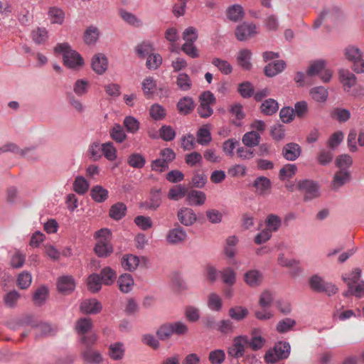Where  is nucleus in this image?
<instances>
[{
  "instance_id": "obj_1",
  "label": "nucleus",
  "mask_w": 364,
  "mask_h": 364,
  "mask_svg": "<svg viewBox=\"0 0 364 364\" xmlns=\"http://www.w3.org/2000/svg\"><path fill=\"white\" fill-rule=\"evenodd\" d=\"M97 240L94 247L95 253L99 257H107L113 252L111 244L112 233L107 228H102L95 232Z\"/></svg>"
},
{
  "instance_id": "obj_2",
  "label": "nucleus",
  "mask_w": 364,
  "mask_h": 364,
  "mask_svg": "<svg viewBox=\"0 0 364 364\" xmlns=\"http://www.w3.org/2000/svg\"><path fill=\"white\" fill-rule=\"evenodd\" d=\"M54 50L56 53L63 55L64 64L70 68L75 69L84 64L81 55L75 50H72L67 43L58 44Z\"/></svg>"
},
{
  "instance_id": "obj_3",
  "label": "nucleus",
  "mask_w": 364,
  "mask_h": 364,
  "mask_svg": "<svg viewBox=\"0 0 364 364\" xmlns=\"http://www.w3.org/2000/svg\"><path fill=\"white\" fill-rule=\"evenodd\" d=\"M346 59L353 63L352 69L356 73H364V60L363 52L354 46H349L344 50Z\"/></svg>"
},
{
  "instance_id": "obj_4",
  "label": "nucleus",
  "mask_w": 364,
  "mask_h": 364,
  "mask_svg": "<svg viewBox=\"0 0 364 364\" xmlns=\"http://www.w3.org/2000/svg\"><path fill=\"white\" fill-rule=\"evenodd\" d=\"M200 105L198 113L203 118H208L213 113V106L215 103V97L210 91L203 92L199 97Z\"/></svg>"
},
{
  "instance_id": "obj_5",
  "label": "nucleus",
  "mask_w": 364,
  "mask_h": 364,
  "mask_svg": "<svg viewBox=\"0 0 364 364\" xmlns=\"http://www.w3.org/2000/svg\"><path fill=\"white\" fill-rule=\"evenodd\" d=\"M248 343V338L245 336H239L234 338L232 344L228 348V353L233 358H240L244 355L245 347Z\"/></svg>"
},
{
  "instance_id": "obj_6",
  "label": "nucleus",
  "mask_w": 364,
  "mask_h": 364,
  "mask_svg": "<svg viewBox=\"0 0 364 364\" xmlns=\"http://www.w3.org/2000/svg\"><path fill=\"white\" fill-rule=\"evenodd\" d=\"M298 187L304 192L306 200H312L319 196V187L316 183L312 181H301L299 183Z\"/></svg>"
},
{
  "instance_id": "obj_7",
  "label": "nucleus",
  "mask_w": 364,
  "mask_h": 364,
  "mask_svg": "<svg viewBox=\"0 0 364 364\" xmlns=\"http://www.w3.org/2000/svg\"><path fill=\"white\" fill-rule=\"evenodd\" d=\"M257 33V26L254 23H243L239 25L235 31L236 38L245 41Z\"/></svg>"
},
{
  "instance_id": "obj_8",
  "label": "nucleus",
  "mask_w": 364,
  "mask_h": 364,
  "mask_svg": "<svg viewBox=\"0 0 364 364\" xmlns=\"http://www.w3.org/2000/svg\"><path fill=\"white\" fill-rule=\"evenodd\" d=\"M252 186L257 196H265L272 191V182L266 176H259L254 181Z\"/></svg>"
},
{
  "instance_id": "obj_9",
  "label": "nucleus",
  "mask_w": 364,
  "mask_h": 364,
  "mask_svg": "<svg viewBox=\"0 0 364 364\" xmlns=\"http://www.w3.org/2000/svg\"><path fill=\"white\" fill-rule=\"evenodd\" d=\"M338 77L344 90L346 92H349L355 85L357 82V77L355 74L347 69L339 70Z\"/></svg>"
},
{
  "instance_id": "obj_10",
  "label": "nucleus",
  "mask_w": 364,
  "mask_h": 364,
  "mask_svg": "<svg viewBox=\"0 0 364 364\" xmlns=\"http://www.w3.org/2000/svg\"><path fill=\"white\" fill-rule=\"evenodd\" d=\"M57 287L60 293L68 294L74 291L75 282L72 276L64 275L58 279Z\"/></svg>"
},
{
  "instance_id": "obj_11",
  "label": "nucleus",
  "mask_w": 364,
  "mask_h": 364,
  "mask_svg": "<svg viewBox=\"0 0 364 364\" xmlns=\"http://www.w3.org/2000/svg\"><path fill=\"white\" fill-rule=\"evenodd\" d=\"M80 311L85 314H98L102 310V305L97 299H85L82 301Z\"/></svg>"
},
{
  "instance_id": "obj_12",
  "label": "nucleus",
  "mask_w": 364,
  "mask_h": 364,
  "mask_svg": "<svg viewBox=\"0 0 364 364\" xmlns=\"http://www.w3.org/2000/svg\"><path fill=\"white\" fill-rule=\"evenodd\" d=\"M108 62L106 56L102 53L95 55L92 58L91 66L97 74H103L107 69Z\"/></svg>"
},
{
  "instance_id": "obj_13",
  "label": "nucleus",
  "mask_w": 364,
  "mask_h": 364,
  "mask_svg": "<svg viewBox=\"0 0 364 364\" xmlns=\"http://www.w3.org/2000/svg\"><path fill=\"white\" fill-rule=\"evenodd\" d=\"M186 237V232L182 228H176L169 230L166 235V240L169 244L176 245L185 241Z\"/></svg>"
},
{
  "instance_id": "obj_14",
  "label": "nucleus",
  "mask_w": 364,
  "mask_h": 364,
  "mask_svg": "<svg viewBox=\"0 0 364 364\" xmlns=\"http://www.w3.org/2000/svg\"><path fill=\"white\" fill-rule=\"evenodd\" d=\"M178 219L183 225L189 226L196 221L197 218L191 208H182L178 212Z\"/></svg>"
},
{
  "instance_id": "obj_15",
  "label": "nucleus",
  "mask_w": 364,
  "mask_h": 364,
  "mask_svg": "<svg viewBox=\"0 0 364 364\" xmlns=\"http://www.w3.org/2000/svg\"><path fill=\"white\" fill-rule=\"evenodd\" d=\"M301 152L300 146L295 143H289L282 149V154L288 161H295L301 155Z\"/></svg>"
},
{
  "instance_id": "obj_16",
  "label": "nucleus",
  "mask_w": 364,
  "mask_h": 364,
  "mask_svg": "<svg viewBox=\"0 0 364 364\" xmlns=\"http://www.w3.org/2000/svg\"><path fill=\"white\" fill-rule=\"evenodd\" d=\"M139 257L132 254L124 255L121 259L122 267L129 272L136 270L139 265Z\"/></svg>"
},
{
  "instance_id": "obj_17",
  "label": "nucleus",
  "mask_w": 364,
  "mask_h": 364,
  "mask_svg": "<svg viewBox=\"0 0 364 364\" xmlns=\"http://www.w3.org/2000/svg\"><path fill=\"white\" fill-rule=\"evenodd\" d=\"M244 280L248 286L256 287L262 283V274L258 270L250 269L244 274Z\"/></svg>"
},
{
  "instance_id": "obj_18",
  "label": "nucleus",
  "mask_w": 364,
  "mask_h": 364,
  "mask_svg": "<svg viewBox=\"0 0 364 364\" xmlns=\"http://www.w3.org/2000/svg\"><path fill=\"white\" fill-rule=\"evenodd\" d=\"M48 16L50 22L52 24L61 25L63 23L65 20V13L61 9L55 6L49 8L48 11Z\"/></svg>"
},
{
  "instance_id": "obj_19",
  "label": "nucleus",
  "mask_w": 364,
  "mask_h": 364,
  "mask_svg": "<svg viewBox=\"0 0 364 364\" xmlns=\"http://www.w3.org/2000/svg\"><path fill=\"white\" fill-rule=\"evenodd\" d=\"M117 283L122 292L128 293L132 289L134 286V279L131 274L125 273L120 275Z\"/></svg>"
},
{
  "instance_id": "obj_20",
  "label": "nucleus",
  "mask_w": 364,
  "mask_h": 364,
  "mask_svg": "<svg viewBox=\"0 0 364 364\" xmlns=\"http://www.w3.org/2000/svg\"><path fill=\"white\" fill-rule=\"evenodd\" d=\"M252 53L247 49H243L239 51L237 56V61L238 64L246 70H249L252 68L250 62Z\"/></svg>"
},
{
  "instance_id": "obj_21",
  "label": "nucleus",
  "mask_w": 364,
  "mask_h": 364,
  "mask_svg": "<svg viewBox=\"0 0 364 364\" xmlns=\"http://www.w3.org/2000/svg\"><path fill=\"white\" fill-rule=\"evenodd\" d=\"M210 126L205 124L201 127L197 132V141L201 145H208L212 140V136L210 131Z\"/></svg>"
},
{
  "instance_id": "obj_22",
  "label": "nucleus",
  "mask_w": 364,
  "mask_h": 364,
  "mask_svg": "<svg viewBox=\"0 0 364 364\" xmlns=\"http://www.w3.org/2000/svg\"><path fill=\"white\" fill-rule=\"evenodd\" d=\"M108 191L102 186H93L90 191L92 198L97 203H102L108 198Z\"/></svg>"
},
{
  "instance_id": "obj_23",
  "label": "nucleus",
  "mask_w": 364,
  "mask_h": 364,
  "mask_svg": "<svg viewBox=\"0 0 364 364\" xmlns=\"http://www.w3.org/2000/svg\"><path fill=\"white\" fill-rule=\"evenodd\" d=\"M285 63L283 60H277L269 63L264 68L265 75L268 77H274L281 73L285 68Z\"/></svg>"
},
{
  "instance_id": "obj_24",
  "label": "nucleus",
  "mask_w": 364,
  "mask_h": 364,
  "mask_svg": "<svg viewBox=\"0 0 364 364\" xmlns=\"http://www.w3.org/2000/svg\"><path fill=\"white\" fill-rule=\"evenodd\" d=\"M265 343V340L261 336L259 329L256 328L252 331V338L247 343L253 350L261 349Z\"/></svg>"
},
{
  "instance_id": "obj_25",
  "label": "nucleus",
  "mask_w": 364,
  "mask_h": 364,
  "mask_svg": "<svg viewBox=\"0 0 364 364\" xmlns=\"http://www.w3.org/2000/svg\"><path fill=\"white\" fill-rule=\"evenodd\" d=\"M260 139L261 136H259V133H256L255 131H250L243 135L242 141L246 146L252 148L259 145Z\"/></svg>"
},
{
  "instance_id": "obj_26",
  "label": "nucleus",
  "mask_w": 364,
  "mask_h": 364,
  "mask_svg": "<svg viewBox=\"0 0 364 364\" xmlns=\"http://www.w3.org/2000/svg\"><path fill=\"white\" fill-rule=\"evenodd\" d=\"M187 200L192 205H202L206 200L205 194L200 191H191L187 195Z\"/></svg>"
},
{
  "instance_id": "obj_27",
  "label": "nucleus",
  "mask_w": 364,
  "mask_h": 364,
  "mask_svg": "<svg viewBox=\"0 0 364 364\" xmlns=\"http://www.w3.org/2000/svg\"><path fill=\"white\" fill-rule=\"evenodd\" d=\"M82 356L85 362L91 364H100L102 361V357L100 352L92 349H85L82 352Z\"/></svg>"
},
{
  "instance_id": "obj_28",
  "label": "nucleus",
  "mask_w": 364,
  "mask_h": 364,
  "mask_svg": "<svg viewBox=\"0 0 364 364\" xmlns=\"http://www.w3.org/2000/svg\"><path fill=\"white\" fill-rule=\"evenodd\" d=\"M178 112L183 114H188L194 109V102L190 97H184L177 103Z\"/></svg>"
},
{
  "instance_id": "obj_29",
  "label": "nucleus",
  "mask_w": 364,
  "mask_h": 364,
  "mask_svg": "<svg viewBox=\"0 0 364 364\" xmlns=\"http://www.w3.org/2000/svg\"><path fill=\"white\" fill-rule=\"evenodd\" d=\"M92 321L89 318H81L76 321L75 329L77 334L84 335L92 328Z\"/></svg>"
},
{
  "instance_id": "obj_30",
  "label": "nucleus",
  "mask_w": 364,
  "mask_h": 364,
  "mask_svg": "<svg viewBox=\"0 0 364 364\" xmlns=\"http://www.w3.org/2000/svg\"><path fill=\"white\" fill-rule=\"evenodd\" d=\"M310 95L318 102H324L328 97V92L326 88L323 86H318L310 90Z\"/></svg>"
},
{
  "instance_id": "obj_31",
  "label": "nucleus",
  "mask_w": 364,
  "mask_h": 364,
  "mask_svg": "<svg viewBox=\"0 0 364 364\" xmlns=\"http://www.w3.org/2000/svg\"><path fill=\"white\" fill-rule=\"evenodd\" d=\"M265 225L270 232H277L282 225V219L277 215L269 214L266 218Z\"/></svg>"
},
{
  "instance_id": "obj_32",
  "label": "nucleus",
  "mask_w": 364,
  "mask_h": 364,
  "mask_svg": "<svg viewBox=\"0 0 364 364\" xmlns=\"http://www.w3.org/2000/svg\"><path fill=\"white\" fill-rule=\"evenodd\" d=\"M109 134L111 138L117 143H122L127 139V134L119 124H115L109 130Z\"/></svg>"
},
{
  "instance_id": "obj_33",
  "label": "nucleus",
  "mask_w": 364,
  "mask_h": 364,
  "mask_svg": "<svg viewBox=\"0 0 364 364\" xmlns=\"http://www.w3.org/2000/svg\"><path fill=\"white\" fill-rule=\"evenodd\" d=\"M126 211V205L122 203H117L111 206L109 216L112 219L118 220L125 215Z\"/></svg>"
},
{
  "instance_id": "obj_34",
  "label": "nucleus",
  "mask_w": 364,
  "mask_h": 364,
  "mask_svg": "<svg viewBox=\"0 0 364 364\" xmlns=\"http://www.w3.org/2000/svg\"><path fill=\"white\" fill-rule=\"evenodd\" d=\"M102 284L100 277L97 274H92L87 278V286L89 291L92 293L98 292L102 288Z\"/></svg>"
},
{
  "instance_id": "obj_35",
  "label": "nucleus",
  "mask_w": 364,
  "mask_h": 364,
  "mask_svg": "<svg viewBox=\"0 0 364 364\" xmlns=\"http://www.w3.org/2000/svg\"><path fill=\"white\" fill-rule=\"evenodd\" d=\"M176 83L177 87L182 91H188L192 87V80L189 75L185 73L178 74Z\"/></svg>"
},
{
  "instance_id": "obj_36",
  "label": "nucleus",
  "mask_w": 364,
  "mask_h": 364,
  "mask_svg": "<svg viewBox=\"0 0 364 364\" xmlns=\"http://www.w3.org/2000/svg\"><path fill=\"white\" fill-rule=\"evenodd\" d=\"M100 277L102 284L105 285H111L115 281L117 274L109 267H106L102 269Z\"/></svg>"
},
{
  "instance_id": "obj_37",
  "label": "nucleus",
  "mask_w": 364,
  "mask_h": 364,
  "mask_svg": "<svg viewBox=\"0 0 364 364\" xmlns=\"http://www.w3.org/2000/svg\"><path fill=\"white\" fill-rule=\"evenodd\" d=\"M102 154L108 161H113L117 158V151L112 142H106L102 144Z\"/></svg>"
},
{
  "instance_id": "obj_38",
  "label": "nucleus",
  "mask_w": 364,
  "mask_h": 364,
  "mask_svg": "<svg viewBox=\"0 0 364 364\" xmlns=\"http://www.w3.org/2000/svg\"><path fill=\"white\" fill-rule=\"evenodd\" d=\"M89 186L88 181L83 176H77L73 183L74 191L80 195L85 194L87 191Z\"/></svg>"
},
{
  "instance_id": "obj_39",
  "label": "nucleus",
  "mask_w": 364,
  "mask_h": 364,
  "mask_svg": "<svg viewBox=\"0 0 364 364\" xmlns=\"http://www.w3.org/2000/svg\"><path fill=\"white\" fill-rule=\"evenodd\" d=\"M100 33L97 28L95 26L88 27L84 34V41L86 44H95L99 38Z\"/></svg>"
},
{
  "instance_id": "obj_40",
  "label": "nucleus",
  "mask_w": 364,
  "mask_h": 364,
  "mask_svg": "<svg viewBox=\"0 0 364 364\" xmlns=\"http://www.w3.org/2000/svg\"><path fill=\"white\" fill-rule=\"evenodd\" d=\"M212 64L224 75H229L232 72V65L225 60L215 58L212 60Z\"/></svg>"
},
{
  "instance_id": "obj_41",
  "label": "nucleus",
  "mask_w": 364,
  "mask_h": 364,
  "mask_svg": "<svg viewBox=\"0 0 364 364\" xmlns=\"http://www.w3.org/2000/svg\"><path fill=\"white\" fill-rule=\"evenodd\" d=\"M220 277L223 282L228 285L232 286L236 282V273L230 267L223 269L220 272Z\"/></svg>"
},
{
  "instance_id": "obj_42",
  "label": "nucleus",
  "mask_w": 364,
  "mask_h": 364,
  "mask_svg": "<svg viewBox=\"0 0 364 364\" xmlns=\"http://www.w3.org/2000/svg\"><path fill=\"white\" fill-rule=\"evenodd\" d=\"M279 109L278 103L273 99L266 100L261 105V111L267 115L275 113Z\"/></svg>"
},
{
  "instance_id": "obj_43",
  "label": "nucleus",
  "mask_w": 364,
  "mask_h": 364,
  "mask_svg": "<svg viewBox=\"0 0 364 364\" xmlns=\"http://www.w3.org/2000/svg\"><path fill=\"white\" fill-rule=\"evenodd\" d=\"M31 36L36 43L42 44L48 39V32L45 28H37L31 32Z\"/></svg>"
},
{
  "instance_id": "obj_44",
  "label": "nucleus",
  "mask_w": 364,
  "mask_h": 364,
  "mask_svg": "<svg viewBox=\"0 0 364 364\" xmlns=\"http://www.w3.org/2000/svg\"><path fill=\"white\" fill-rule=\"evenodd\" d=\"M127 163L133 168H141L146 164V159L142 154L134 153L129 156Z\"/></svg>"
},
{
  "instance_id": "obj_45",
  "label": "nucleus",
  "mask_w": 364,
  "mask_h": 364,
  "mask_svg": "<svg viewBox=\"0 0 364 364\" xmlns=\"http://www.w3.org/2000/svg\"><path fill=\"white\" fill-rule=\"evenodd\" d=\"M123 124L127 131L134 134L139 129L140 123L138 119L132 116H127L124 118Z\"/></svg>"
},
{
  "instance_id": "obj_46",
  "label": "nucleus",
  "mask_w": 364,
  "mask_h": 364,
  "mask_svg": "<svg viewBox=\"0 0 364 364\" xmlns=\"http://www.w3.org/2000/svg\"><path fill=\"white\" fill-rule=\"evenodd\" d=\"M124 354L123 345L120 343H116L110 345L109 348V355L113 360H121Z\"/></svg>"
},
{
  "instance_id": "obj_47",
  "label": "nucleus",
  "mask_w": 364,
  "mask_h": 364,
  "mask_svg": "<svg viewBox=\"0 0 364 364\" xmlns=\"http://www.w3.org/2000/svg\"><path fill=\"white\" fill-rule=\"evenodd\" d=\"M243 16V8L239 4H235L228 9V16L232 21H237L242 19Z\"/></svg>"
},
{
  "instance_id": "obj_48",
  "label": "nucleus",
  "mask_w": 364,
  "mask_h": 364,
  "mask_svg": "<svg viewBox=\"0 0 364 364\" xmlns=\"http://www.w3.org/2000/svg\"><path fill=\"white\" fill-rule=\"evenodd\" d=\"M141 88L146 96L151 95L156 89V82L152 77H147L142 82Z\"/></svg>"
},
{
  "instance_id": "obj_49",
  "label": "nucleus",
  "mask_w": 364,
  "mask_h": 364,
  "mask_svg": "<svg viewBox=\"0 0 364 364\" xmlns=\"http://www.w3.org/2000/svg\"><path fill=\"white\" fill-rule=\"evenodd\" d=\"M273 348L281 360L287 358L289 355L290 345L289 343L279 342L274 345Z\"/></svg>"
},
{
  "instance_id": "obj_50",
  "label": "nucleus",
  "mask_w": 364,
  "mask_h": 364,
  "mask_svg": "<svg viewBox=\"0 0 364 364\" xmlns=\"http://www.w3.org/2000/svg\"><path fill=\"white\" fill-rule=\"evenodd\" d=\"M208 306L214 311H219L222 308L220 296L215 293H210L208 297Z\"/></svg>"
},
{
  "instance_id": "obj_51",
  "label": "nucleus",
  "mask_w": 364,
  "mask_h": 364,
  "mask_svg": "<svg viewBox=\"0 0 364 364\" xmlns=\"http://www.w3.org/2000/svg\"><path fill=\"white\" fill-rule=\"evenodd\" d=\"M350 180V174L346 171H341L335 174L332 186L334 188H338L345 184Z\"/></svg>"
},
{
  "instance_id": "obj_52",
  "label": "nucleus",
  "mask_w": 364,
  "mask_h": 364,
  "mask_svg": "<svg viewBox=\"0 0 364 364\" xmlns=\"http://www.w3.org/2000/svg\"><path fill=\"white\" fill-rule=\"evenodd\" d=\"M297 171V167L295 164H286L279 171V178L281 180H287L292 178Z\"/></svg>"
},
{
  "instance_id": "obj_53",
  "label": "nucleus",
  "mask_w": 364,
  "mask_h": 364,
  "mask_svg": "<svg viewBox=\"0 0 364 364\" xmlns=\"http://www.w3.org/2000/svg\"><path fill=\"white\" fill-rule=\"evenodd\" d=\"M248 310L242 306H235L229 310L230 317L236 321L244 319L248 315Z\"/></svg>"
},
{
  "instance_id": "obj_54",
  "label": "nucleus",
  "mask_w": 364,
  "mask_h": 364,
  "mask_svg": "<svg viewBox=\"0 0 364 364\" xmlns=\"http://www.w3.org/2000/svg\"><path fill=\"white\" fill-rule=\"evenodd\" d=\"M149 114L154 120H161L166 114L163 106L159 104H154L149 109Z\"/></svg>"
},
{
  "instance_id": "obj_55",
  "label": "nucleus",
  "mask_w": 364,
  "mask_h": 364,
  "mask_svg": "<svg viewBox=\"0 0 364 364\" xmlns=\"http://www.w3.org/2000/svg\"><path fill=\"white\" fill-rule=\"evenodd\" d=\"M326 62L324 60H317L312 63L307 70L309 76L320 75L326 68Z\"/></svg>"
},
{
  "instance_id": "obj_56",
  "label": "nucleus",
  "mask_w": 364,
  "mask_h": 364,
  "mask_svg": "<svg viewBox=\"0 0 364 364\" xmlns=\"http://www.w3.org/2000/svg\"><path fill=\"white\" fill-rule=\"evenodd\" d=\"M159 191H156L152 196V197L149 199V200L146 201L143 206L149 210H156L161 205V200L159 196Z\"/></svg>"
},
{
  "instance_id": "obj_57",
  "label": "nucleus",
  "mask_w": 364,
  "mask_h": 364,
  "mask_svg": "<svg viewBox=\"0 0 364 364\" xmlns=\"http://www.w3.org/2000/svg\"><path fill=\"white\" fill-rule=\"evenodd\" d=\"M186 193V188L181 185H179L170 189L168 197L171 200H178L185 196Z\"/></svg>"
},
{
  "instance_id": "obj_58",
  "label": "nucleus",
  "mask_w": 364,
  "mask_h": 364,
  "mask_svg": "<svg viewBox=\"0 0 364 364\" xmlns=\"http://www.w3.org/2000/svg\"><path fill=\"white\" fill-rule=\"evenodd\" d=\"M361 270L359 268L355 269L349 277L343 276V281L347 284L350 291H353V284H355L360 278Z\"/></svg>"
},
{
  "instance_id": "obj_59",
  "label": "nucleus",
  "mask_w": 364,
  "mask_h": 364,
  "mask_svg": "<svg viewBox=\"0 0 364 364\" xmlns=\"http://www.w3.org/2000/svg\"><path fill=\"white\" fill-rule=\"evenodd\" d=\"M48 290L46 287H41L36 290L33 295V301L36 305L41 306L47 299Z\"/></svg>"
},
{
  "instance_id": "obj_60",
  "label": "nucleus",
  "mask_w": 364,
  "mask_h": 364,
  "mask_svg": "<svg viewBox=\"0 0 364 364\" xmlns=\"http://www.w3.org/2000/svg\"><path fill=\"white\" fill-rule=\"evenodd\" d=\"M31 282V274L26 271L21 272L18 276L17 284L22 289H27L28 287H30Z\"/></svg>"
},
{
  "instance_id": "obj_61",
  "label": "nucleus",
  "mask_w": 364,
  "mask_h": 364,
  "mask_svg": "<svg viewBox=\"0 0 364 364\" xmlns=\"http://www.w3.org/2000/svg\"><path fill=\"white\" fill-rule=\"evenodd\" d=\"M208 359L212 364H221L225 359V351L221 349L210 351Z\"/></svg>"
},
{
  "instance_id": "obj_62",
  "label": "nucleus",
  "mask_w": 364,
  "mask_h": 364,
  "mask_svg": "<svg viewBox=\"0 0 364 364\" xmlns=\"http://www.w3.org/2000/svg\"><path fill=\"white\" fill-rule=\"evenodd\" d=\"M102 144L92 143L88 149V154L93 161H97L102 157Z\"/></svg>"
},
{
  "instance_id": "obj_63",
  "label": "nucleus",
  "mask_w": 364,
  "mask_h": 364,
  "mask_svg": "<svg viewBox=\"0 0 364 364\" xmlns=\"http://www.w3.org/2000/svg\"><path fill=\"white\" fill-rule=\"evenodd\" d=\"M134 223L141 230H146L153 226V223L150 217L139 215L134 218Z\"/></svg>"
},
{
  "instance_id": "obj_64",
  "label": "nucleus",
  "mask_w": 364,
  "mask_h": 364,
  "mask_svg": "<svg viewBox=\"0 0 364 364\" xmlns=\"http://www.w3.org/2000/svg\"><path fill=\"white\" fill-rule=\"evenodd\" d=\"M89 84L87 80H77L73 85V91L78 96L84 95L88 90Z\"/></svg>"
}]
</instances>
